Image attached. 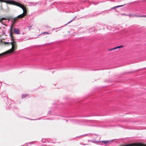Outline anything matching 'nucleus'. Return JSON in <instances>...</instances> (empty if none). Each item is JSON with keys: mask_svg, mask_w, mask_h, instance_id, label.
I'll return each mask as SVG.
<instances>
[{"mask_svg": "<svg viewBox=\"0 0 146 146\" xmlns=\"http://www.w3.org/2000/svg\"><path fill=\"white\" fill-rule=\"evenodd\" d=\"M0 2H3L4 3H6V0H0Z\"/></svg>", "mask_w": 146, "mask_h": 146, "instance_id": "12", "label": "nucleus"}, {"mask_svg": "<svg viewBox=\"0 0 146 146\" xmlns=\"http://www.w3.org/2000/svg\"><path fill=\"white\" fill-rule=\"evenodd\" d=\"M27 96V95H26V94L22 95V98H25Z\"/></svg>", "mask_w": 146, "mask_h": 146, "instance_id": "11", "label": "nucleus"}, {"mask_svg": "<svg viewBox=\"0 0 146 146\" xmlns=\"http://www.w3.org/2000/svg\"><path fill=\"white\" fill-rule=\"evenodd\" d=\"M18 6H19L21 8L23 11V13L18 16L17 18L21 19L27 13V10L26 7L23 5L19 4Z\"/></svg>", "mask_w": 146, "mask_h": 146, "instance_id": "2", "label": "nucleus"}, {"mask_svg": "<svg viewBox=\"0 0 146 146\" xmlns=\"http://www.w3.org/2000/svg\"><path fill=\"white\" fill-rule=\"evenodd\" d=\"M124 5H119V6H115V7H113L111 9H115V8H118V7H122L123 6H124Z\"/></svg>", "mask_w": 146, "mask_h": 146, "instance_id": "7", "label": "nucleus"}, {"mask_svg": "<svg viewBox=\"0 0 146 146\" xmlns=\"http://www.w3.org/2000/svg\"><path fill=\"white\" fill-rule=\"evenodd\" d=\"M5 19H5V18H2V20H5Z\"/></svg>", "mask_w": 146, "mask_h": 146, "instance_id": "15", "label": "nucleus"}, {"mask_svg": "<svg viewBox=\"0 0 146 146\" xmlns=\"http://www.w3.org/2000/svg\"><path fill=\"white\" fill-rule=\"evenodd\" d=\"M129 16L130 17H137V15H135V14H130L129 15Z\"/></svg>", "mask_w": 146, "mask_h": 146, "instance_id": "6", "label": "nucleus"}, {"mask_svg": "<svg viewBox=\"0 0 146 146\" xmlns=\"http://www.w3.org/2000/svg\"><path fill=\"white\" fill-rule=\"evenodd\" d=\"M12 27H11L10 28L11 32L10 33V36L11 38V40L12 41L11 42L12 45V48L11 49H9L5 52H4L3 53L0 54V57H2L5 55L13 52L14 51L15 49L17 48V46L16 42L14 41V39L12 34Z\"/></svg>", "mask_w": 146, "mask_h": 146, "instance_id": "1", "label": "nucleus"}, {"mask_svg": "<svg viewBox=\"0 0 146 146\" xmlns=\"http://www.w3.org/2000/svg\"><path fill=\"white\" fill-rule=\"evenodd\" d=\"M45 32H44V33H41V34H40V35H42V34H45Z\"/></svg>", "mask_w": 146, "mask_h": 146, "instance_id": "14", "label": "nucleus"}, {"mask_svg": "<svg viewBox=\"0 0 146 146\" xmlns=\"http://www.w3.org/2000/svg\"><path fill=\"white\" fill-rule=\"evenodd\" d=\"M6 3L16 5L17 6H18L19 4H21L18 2L14 1V0H6Z\"/></svg>", "mask_w": 146, "mask_h": 146, "instance_id": "3", "label": "nucleus"}, {"mask_svg": "<svg viewBox=\"0 0 146 146\" xmlns=\"http://www.w3.org/2000/svg\"><path fill=\"white\" fill-rule=\"evenodd\" d=\"M75 18H74V19H72L70 21H69L68 23L67 24H66V25L67 24H69V23H71V22H72V21L74 20V19Z\"/></svg>", "mask_w": 146, "mask_h": 146, "instance_id": "13", "label": "nucleus"}, {"mask_svg": "<svg viewBox=\"0 0 146 146\" xmlns=\"http://www.w3.org/2000/svg\"><path fill=\"white\" fill-rule=\"evenodd\" d=\"M45 34H49V33L47 32H45Z\"/></svg>", "mask_w": 146, "mask_h": 146, "instance_id": "16", "label": "nucleus"}, {"mask_svg": "<svg viewBox=\"0 0 146 146\" xmlns=\"http://www.w3.org/2000/svg\"><path fill=\"white\" fill-rule=\"evenodd\" d=\"M100 142H103L105 144H107V143L108 142V141H100Z\"/></svg>", "mask_w": 146, "mask_h": 146, "instance_id": "10", "label": "nucleus"}, {"mask_svg": "<svg viewBox=\"0 0 146 146\" xmlns=\"http://www.w3.org/2000/svg\"><path fill=\"white\" fill-rule=\"evenodd\" d=\"M13 31L15 33L17 34H20V30L18 28H14L13 29Z\"/></svg>", "mask_w": 146, "mask_h": 146, "instance_id": "4", "label": "nucleus"}, {"mask_svg": "<svg viewBox=\"0 0 146 146\" xmlns=\"http://www.w3.org/2000/svg\"><path fill=\"white\" fill-rule=\"evenodd\" d=\"M137 17H146V15H137Z\"/></svg>", "mask_w": 146, "mask_h": 146, "instance_id": "9", "label": "nucleus"}, {"mask_svg": "<svg viewBox=\"0 0 146 146\" xmlns=\"http://www.w3.org/2000/svg\"><path fill=\"white\" fill-rule=\"evenodd\" d=\"M33 143V142H31L26 143L25 145H26L27 146L29 145V144H31Z\"/></svg>", "mask_w": 146, "mask_h": 146, "instance_id": "8", "label": "nucleus"}, {"mask_svg": "<svg viewBox=\"0 0 146 146\" xmlns=\"http://www.w3.org/2000/svg\"><path fill=\"white\" fill-rule=\"evenodd\" d=\"M123 45L115 47L113 48L110 49L109 50L110 51V50H112L116 49H118V48H122L123 47Z\"/></svg>", "mask_w": 146, "mask_h": 146, "instance_id": "5", "label": "nucleus"}]
</instances>
